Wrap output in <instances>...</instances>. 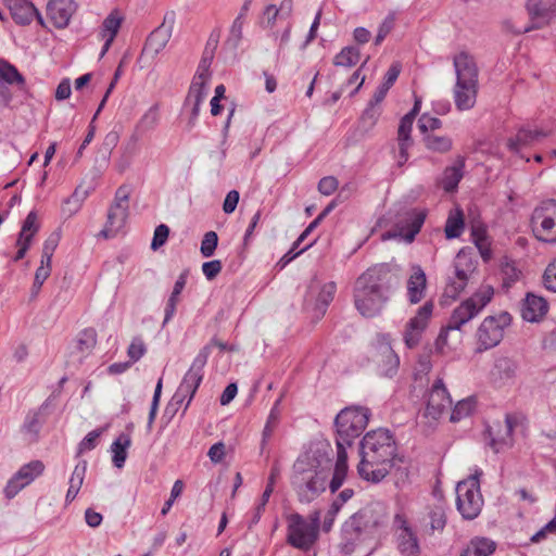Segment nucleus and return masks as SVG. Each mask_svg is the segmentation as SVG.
I'll list each match as a JSON object with an SVG mask.
<instances>
[{
  "mask_svg": "<svg viewBox=\"0 0 556 556\" xmlns=\"http://www.w3.org/2000/svg\"><path fill=\"white\" fill-rule=\"evenodd\" d=\"M359 476L375 483L382 481L394 466L395 440L387 429L367 432L359 443Z\"/></svg>",
  "mask_w": 556,
  "mask_h": 556,
  "instance_id": "obj_1",
  "label": "nucleus"
},
{
  "mask_svg": "<svg viewBox=\"0 0 556 556\" xmlns=\"http://www.w3.org/2000/svg\"><path fill=\"white\" fill-rule=\"evenodd\" d=\"M393 274L388 265L381 264L367 269L355 283L354 302L364 317L378 315L388 300L392 288Z\"/></svg>",
  "mask_w": 556,
  "mask_h": 556,
  "instance_id": "obj_2",
  "label": "nucleus"
},
{
  "mask_svg": "<svg viewBox=\"0 0 556 556\" xmlns=\"http://www.w3.org/2000/svg\"><path fill=\"white\" fill-rule=\"evenodd\" d=\"M456 83L453 88L454 102L459 111H468L476 104L478 93V67L467 52H459L453 59Z\"/></svg>",
  "mask_w": 556,
  "mask_h": 556,
  "instance_id": "obj_3",
  "label": "nucleus"
},
{
  "mask_svg": "<svg viewBox=\"0 0 556 556\" xmlns=\"http://www.w3.org/2000/svg\"><path fill=\"white\" fill-rule=\"evenodd\" d=\"M369 420V409L365 407H346L334 419L337 429V450L346 451L354 439L358 438Z\"/></svg>",
  "mask_w": 556,
  "mask_h": 556,
  "instance_id": "obj_4",
  "label": "nucleus"
},
{
  "mask_svg": "<svg viewBox=\"0 0 556 556\" xmlns=\"http://www.w3.org/2000/svg\"><path fill=\"white\" fill-rule=\"evenodd\" d=\"M208 355L210 346L206 345L193 359L189 370L186 372L180 386L172 397L170 403L166 407V413H169L170 409L173 414L176 413L187 397L186 408L188 407L203 379V368L207 362Z\"/></svg>",
  "mask_w": 556,
  "mask_h": 556,
  "instance_id": "obj_5",
  "label": "nucleus"
},
{
  "mask_svg": "<svg viewBox=\"0 0 556 556\" xmlns=\"http://www.w3.org/2000/svg\"><path fill=\"white\" fill-rule=\"evenodd\" d=\"M481 473V471H476L456 485V505L464 519L473 520L481 513L483 506L479 483Z\"/></svg>",
  "mask_w": 556,
  "mask_h": 556,
  "instance_id": "obj_6",
  "label": "nucleus"
},
{
  "mask_svg": "<svg viewBox=\"0 0 556 556\" xmlns=\"http://www.w3.org/2000/svg\"><path fill=\"white\" fill-rule=\"evenodd\" d=\"M531 227L538 240L556 243V200L542 201L534 208L531 216Z\"/></svg>",
  "mask_w": 556,
  "mask_h": 556,
  "instance_id": "obj_7",
  "label": "nucleus"
},
{
  "mask_svg": "<svg viewBox=\"0 0 556 556\" xmlns=\"http://www.w3.org/2000/svg\"><path fill=\"white\" fill-rule=\"evenodd\" d=\"M510 324L511 316L508 312L485 317L477 331V352L481 353L498 345L503 340L505 328Z\"/></svg>",
  "mask_w": 556,
  "mask_h": 556,
  "instance_id": "obj_8",
  "label": "nucleus"
},
{
  "mask_svg": "<svg viewBox=\"0 0 556 556\" xmlns=\"http://www.w3.org/2000/svg\"><path fill=\"white\" fill-rule=\"evenodd\" d=\"M494 290L491 286L480 288L472 296L457 306L450 319L448 328L459 330L463 325L473 318L492 300Z\"/></svg>",
  "mask_w": 556,
  "mask_h": 556,
  "instance_id": "obj_9",
  "label": "nucleus"
},
{
  "mask_svg": "<svg viewBox=\"0 0 556 556\" xmlns=\"http://www.w3.org/2000/svg\"><path fill=\"white\" fill-rule=\"evenodd\" d=\"M287 543L294 548L307 552L318 540L314 529L307 526V520L299 513L286 516Z\"/></svg>",
  "mask_w": 556,
  "mask_h": 556,
  "instance_id": "obj_10",
  "label": "nucleus"
},
{
  "mask_svg": "<svg viewBox=\"0 0 556 556\" xmlns=\"http://www.w3.org/2000/svg\"><path fill=\"white\" fill-rule=\"evenodd\" d=\"M454 277L448 278L444 295L455 300L468 283L469 276L476 270V261L462 249L453 263Z\"/></svg>",
  "mask_w": 556,
  "mask_h": 556,
  "instance_id": "obj_11",
  "label": "nucleus"
},
{
  "mask_svg": "<svg viewBox=\"0 0 556 556\" xmlns=\"http://www.w3.org/2000/svg\"><path fill=\"white\" fill-rule=\"evenodd\" d=\"M516 424V418L509 414H506L503 421L496 420L486 425L483 432L486 445L490 446L494 453H500L504 450L513 447V432Z\"/></svg>",
  "mask_w": 556,
  "mask_h": 556,
  "instance_id": "obj_12",
  "label": "nucleus"
},
{
  "mask_svg": "<svg viewBox=\"0 0 556 556\" xmlns=\"http://www.w3.org/2000/svg\"><path fill=\"white\" fill-rule=\"evenodd\" d=\"M426 214L415 210L405 211L399 216L394 229L382 233V240L396 239L410 243L414 241L416 235L425 222Z\"/></svg>",
  "mask_w": 556,
  "mask_h": 556,
  "instance_id": "obj_13",
  "label": "nucleus"
},
{
  "mask_svg": "<svg viewBox=\"0 0 556 556\" xmlns=\"http://www.w3.org/2000/svg\"><path fill=\"white\" fill-rule=\"evenodd\" d=\"M327 477L323 471H305L302 477L294 476L292 484L294 485L299 501L301 503L313 502L321 492L326 490Z\"/></svg>",
  "mask_w": 556,
  "mask_h": 556,
  "instance_id": "obj_14",
  "label": "nucleus"
},
{
  "mask_svg": "<svg viewBox=\"0 0 556 556\" xmlns=\"http://www.w3.org/2000/svg\"><path fill=\"white\" fill-rule=\"evenodd\" d=\"M174 13L165 14L162 24L156 27L147 38L141 52V60H154L156 55L166 47L174 28Z\"/></svg>",
  "mask_w": 556,
  "mask_h": 556,
  "instance_id": "obj_15",
  "label": "nucleus"
},
{
  "mask_svg": "<svg viewBox=\"0 0 556 556\" xmlns=\"http://www.w3.org/2000/svg\"><path fill=\"white\" fill-rule=\"evenodd\" d=\"M433 307L432 301H427L406 324L403 339L408 349H414L419 344L432 316Z\"/></svg>",
  "mask_w": 556,
  "mask_h": 556,
  "instance_id": "obj_16",
  "label": "nucleus"
},
{
  "mask_svg": "<svg viewBox=\"0 0 556 556\" xmlns=\"http://www.w3.org/2000/svg\"><path fill=\"white\" fill-rule=\"evenodd\" d=\"M337 291V285L333 281L324 283L323 286L312 283L305 299V306L312 307L315 317L320 319L332 302Z\"/></svg>",
  "mask_w": 556,
  "mask_h": 556,
  "instance_id": "obj_17",
  "label": "nucleus"
},
{
  "mask_svg": "<svg viewBox=\"0 0 556 556\" xmlns=\"http://www.w3.org/2000/svg\"><path fill=\"white\" fill-rule=\"evenodd\" d=\"M393 525L399 531L397 548L402 556H419L420 547L416 533L409 527L406 517L402 513H396Z\"/></svg>",
  "mask_w": 556,
  "mask_h": 556,
  "instance_id": "obj_18",
  "label": "nucleus"
},
{
  "mask_svg": "<svg viewBox=\"0 0 556 556\" xmlns=\"http://www.w3.org/2000/svg\"><path fill=\"white\" fill-rule=\"evenodd\" d=\"M451 404L452 400L443 380L437 379L429 392L424 416L435 421Z\"/></svg>",
  "mask_w": 556,
  "mask_h": 556,
  "instance_id": "obj_19",
  "label": "nucleus"
},
{
  "mask_svg": "<svg viewBox=\"0 0 556 556\" xmlns=\"http://www.w3.org/2000/svg\"><path fill=\"white\" fill-rule=\"evenodd\" d=\"M134 187L124 184L115 192L114 202L108 213V224L113 227H123L128 217V201Z\"/></svg>",
  "mask_w": 556,
  "mask_h": 556,
  "instance_id": "obj_20",
  "label": "nucleus"
},
{
  "mask_svg": "<svg viewBox=\"0 0 556 556\" xmlns=\"http://www.w3.org/2000/svg\"><path fill=\"white\" fill-rule=\"evenodd\" d=\"M356 514L363 522V528H367L371 534L388 520L387 506L381 502H371Z\"/></svg>",
  "mask_w": 556,
  "mask_h": 556,
  "instance_id": "obj_21",
  "label": "nucleus"
},
{
  "mask_svg": "<svg viewBox=\"0 0 556 556\" xmlns=\"http://www.w3.org/2000/svg\"><path fill=\"white\" fill-rule=\"evenodd\" d=\"M75 11L73 0H50L47 4V15L58 28H64Z\"/></svg>",
  "mask_w": 556,
  "mask_h": 556,
  "instance_id": "obj_22",
  "label": "nucleus"
},
{
  "mask_svg": "<svg viewBox=\"0 0 556 556\" xmlns=\"http://www.w3.org/2000/svg\"><path fill=\"white\" fill-rule=\"evenodd\" d=\"M548 134L543 130L529 129L520 127L515 137H510L507 140V148L514 152L519 153L521 149L531 147L536 142H540L543 138L547 137Z\"/></svg>",
  "mask_w": 556,
  "mask_h": 556,
  "instance_id": "obj_23",
  "label": "nucleus"
},
{
  "mask_svg": "<svg viewBox=\"0 0 556 556\" xmlns=\"http://www.w3.org/2000/svg\"><path fill=\"white\" fill-rule=\"evenodd\" d=\"M427 277L419 265L412 267V274L407 280V298L410 304L419 303L426 293Z\"/></svg>",
  "mask_w": 556,
  "mask_h": 556,
  "instance_id": "obj_24",
  "label": "nucleus"
},
{
  "mask_svg": "<svg viewBox=\"0 0 556 556\" xmlns=\"http://www.w3.org/2000/svg\"><path fill=\"white\" fill-rule=\"evenodd\" d=\"M518 365L514 359L503 356L495 361L491 376L494 383L502 387L514 381Z\"/></svg>",
  "mask_w": 556,
  "mask_h": 556,
  "instance_id": "obj_25",
  "label": "nucleus"
},
{
  "mask_svg": "<svg viewBox=\"0 0 556 556\" xmlns=\"http://www.w3.org/2000/svg\"><path fill=\"white\" fill-rule=\"evenodd\" d=\"M371 535L367 528H363V522L357 514H353L342 526V538L344 540V547H353L354 544L366 536Z\"/></svg>",
  "mask_w": 556,
  "mask_h": 556,
  "instance_id": "obj_26",
  "label": "nucleus"
},
{
  "mask_svg": "<svg viewBox=\"0 0 556 556\" xmlns=\"http://www.w3.org/2000/svg\"><path fill=\"white\" fill-rule=\"evenodd\" d=\"M415 118L404 115L401 118L399 130H397V143H399V156L397 164L402 166L408 160L407 150L412 147L413 140L410 137V132L413 129Z\"/></svg>",
  "mask_w": 556,
  "mask_h": 556,
  "instance_id": "obj_27",
  "label": "nucleus"
},
{
  "mask_svg": "<svg viewBox=\"0 0 556 556\" xmlns=\"http://www.w3.org/2000/svg\"><path fill=\"white\" fill-rule=\"evenodd\" d=\"M528 13L533 21V27H543L547 25L556 14V3L544 4L539 0H528Z\"/></svg>",
  "mask_w": 556,
  "mask_h": 556,
  "instance_id": "obj_28",
  "label": "nucleus"
},
{
  "mask_svg": "<svg viewBox=\"0 0 556 556\" xmlns=\"http://www.w3.org/2000/svg\"><path fill=\"white\" fill-rule=\"evenodd\" d=\"M547 308V302L542 296L528 293L521 308V315L527 321H536L546 314Z\"/></svg>",
  "mask_w": 556,
  "mask_h": 556,
  "instance_id": "obj_29",
  "label": "nucleus"
},
{
  "mask_svg": "<svg viewBox=\"0 0 556 556\" xmlns=\"http://www.w3.org/2000/svg\"><path fill=\"white\" fill-rule=\"evenodd\" d=\"M13 20L21 25L29 24L34 17H38L42 24L40 14L34 4L27 0H14L10 7Z\"/></svg>",
  "mask_w": 556,
  "mask_h": 556,
  "instance_id": "obj_30",
  "label": "nucleus"
},
{
  "mask_svg": "<svg viewBox=\"0 0 556 556\" xmlns=\"http://www.w3.org/2000/svg\"><path fill=\"white\" fill-rule=\"evenodd\" d=\"M96 188V182L93 179L83 180L74 190L71 198L65 200L64 202V212H68V215H73L76 213L85 199L89 195V193Z\"/></svg>",
  "mask_w": 556,
  "mask_h": 556,
  "instance_id": "obj_31",
  "label": "nucleus"
},
{
  "mask_svg": "<svg viewBox=\"0 0 556 556\" xmlns=\"http://www.w3.org/2000/svg\"><path fill=\"white\" fill-rule=\"evenodd\" d=\"M123 17L119 15L117 11H113L109 14V16L103 21L101 28V36L105 40L101 56H103L108 50L110 49L115 36L117 35Z\"/></svg>",
  "mask_w": 556,
  "mask_h": 556,
  "instance_id": "obj_32",
  "label": "nucleus"
},
{
  "mask_svg": "<svg viewBox=\"0 0 556 556\" xmlns=\"http://www.w3.org/2000/svg\"><path fill=\"white\" fill-rule=\"evenodd\" d=\"M496 543L488 538L476 536L469 541L460 556H490L495 552Z\"/></svg>",
  "mask_w": 556,
  "mask_h": 556,
  "instance_id": "obj_33",
  "label": "nucleus"
},
{
  "mask_svg": "<svg viewBox=\"0 0 556 556\" xmlns=\"http://www.w3.org/2000/svg\"><path fill=\"white\" fill-rule=\"evenodd\" d=\"M354 494L352 489L342 490L336 500L331 503L323 523V530L329 532L333 526L334 519L342 508L343 504L346 503Z\"/></svg>",
  "mask_w": 556,
  "mask_h": 556,
  "instance_id": "obj_34",
  "label": "nucleus"
},
{
  "mask_svg": "<svg viewBox=\"0 0 556 556\" xmlns=\"http://www.w3.org/2000/svg\"><path fill=\"white\" fill-rule=\"evenodd\" d=\"M348 473V454L344 450H337V462L329 489L332 493L337 492L343 484Z\"/></svg>",
  "mask_w": 556,
  "mask_h": 556,
  "instance_id": "obj_35",
  "label": "nucleus"
},
{
  "mask_svg": "<svg viewBox=\"0 0 556 556\" xmlns=\"http://www.w3.org/2000/svg\"><path fill=\"white\" fill-rule=\"evenodd\" d=\"M465 228L464 213L459 207L451 211L445 223V237L447 239L458 238Z\"/></svg>",
  "mask_w": 556,
  "mask_h": 556,
  "instance_id": "obj_36",
  "label": "nucleus"
},
{
  "mask_svg": "<svg viewBox=\"0 0 556 556\" xmlns=\"http://www.w3.org/2000/svg\"><path fill=\"white\" fill-rule=\"evenodd\" d=\"M131 444L129 434L122 433L111 445L112 462L116 468H123L127 458V448Z\"/></svg>",
  "mask_w": 556,
  "mask_h": 556,
  "instance_id": "obj_37",
  "label": "nucleus"
},
{
  "mask_svg": "<svg viewBox=\"0 0 556 556\" xmlns=\"http://www.w3.org/2000/svg\"><path fill=\"white\" fill-rule=\"evenodd\" d=\"M211 79V74H202L197 72L187 97V102L192 100L204 101L206 97L205 87Z\"/></svg>",
  "mask_w": 556,
  "mask_h": 556,
  "instance_id": "obj_38",
  "label": "nucleus"
},
{
  "mask_svg": "<svg viewBox=\"0 0 556 556\" xmlns=\"http://www.w3.org/2000/svg\"><path fill=\"white\" fill-rule=\"evenodd\" d=\"M382 364H380V371L386 377H393L397 372L400 358L390 345L381 348Z\"/></svg>",
  "mask_w": 556,
  "mask_h": 556,
  "instance_id": "obj_39",
  "label": "nucleus"
},
{
  "mask_svg": "<svg viewBox=\"0 0 556 556\" xmlns=\"http://www.w3.org/2000/svg\"><path fill=\"white\" fill-rule=\"evenodd\" d=\"M45 470V465L41 460H33L24 466H22L18 471L14 475L16 480H20L26 485H28L34 479L40 476Z\"/></svg>",
  "mask_w": 556,
  "mask_h": 556,
  "instance_id": "obj_40",
  "label": "nucleus"
},
{
  "mask_svg": "<svg viewBox=\"0 0 556 556\" xmlns=\"http://www.w3.org/2000/svg\"><path fill=\"white\" fill-rule=\"evenodd\" d=\"M425 147L437 153H446L452 149V139L447 136H438L435 134H427L422 137Z\"/></svg>",
  "mask_w": 556,
  "mask_h": 556,
  "instance_id": "obj_41",
  "label": "nucleus"
},
{
  "mask_svg": "<svg viewBox=\"0 0 556 556\" xmlns=\"http://www.w3.org/2000/svg\"><path fill=\"white\" fill-rule=\"evenodd\" d=\"M361 58L359 49L353 46L345 47L333 59L336 66L351 67L357 64Z\"/></svg>",
  "mask_w": 556,
  "mask_h": 556,
  "instance_id": "obj_42",
  "label": "nucleus"
},
{
  "mask_svg": "<svg viewBox=\"0 0 556 556\" xmlns=\"http://www.w3.org/2000/svg\"><path fill=\"white\" fill-rule=\"evenodd\" d=\"M160 115H159V105L154 104L152 105L140 118V121L137 124V131L138 132H146L149 130H152L156 127L159 124Z\"/></svg>",
  "mask_w": 556,
  "mask_h": 556,
  "instance_id": "obj_43",
  "label": "nucleus"
},
{
  "mask_svg": "<svg viewBox=\"0 0 556 556\" xmlns=\"http://www.w3.org/2000/svg\"><path fill=\"white\" fill-rule=\"evenodd\" d=\"M0 78L10 85H24L25 83L17 68L3 60L0 61Z\"/></svg>",
  "mask_w": 556,
  "mask_h": 556,
  "instance_id": "obj_44",
  "label": "nucleus"
},
{
  "mask_svg": "<svg viewBox=\"0 0 556 556\" xmlns=\"http://www.w3.org/2000/svg\"><path fill=\"white\" fill-rule=\"evenodd\" d=\"M38 217L36 212L31 211L25 218L22 229L20 231L18 238L22 240H26L28 238V241H33L34 236L39 230V224H38Z\"/></svg>",
  "mask_w": 556,
  "mask_h": 556,
  "instance_id": "obj_45",
  "label": "nucleus"
},
{
  "mask_svg": "<svg viewBox=\"0 0 556 556\" xmlns=\"http://www.w3.org/2000/svg\"><path fill=\"white\" fill-rule=\"evenodd\" d=\"M279 404H280V399H278L275 402L273 408L269 412L266 425L263 430V440H262L263 445L271 437L273 432L275 431V429L279 422V418H280V410L278 408Z\"/></svg>",
  "mask_w": 556,
  "mask_h": 556,
  "instance_id": "obj_46",
  "label": "nucleus"
},
{
  "mask_svg": "<svg viewBox=\"0 0 556 556\" xmlns=\"http://www.w3.org/2000/svg\"><path fill=\"white\" fill-rule=\"evenodd\" d=\"M475 404L476 403L471 397L458 401L452 410L450 418L451 421L457 422L460 419L469 416L475 409Z\"/></svg>",
  "mask_w": 556,
  "mask_h": 556,
  "instance_id": "obj_47",
  "label": "nucleus"
},
{
  "mask_svg": "<svg viewBox=\"0 0 556 556\" xmlns=\"http://www.w3.org/2000/svg\"><path fill=\"white\" fill-rule=\"evenodd\" d=\"M97 344V332L93 328H87L79 332L77 348L80 352H89Z\"/></svg>",
  "mask_w": 556,
  "mask_h": 556,
  "instance_id": "obj_48",
  "label": "nucleus"
},
{
  "mask_svg": "<svg viewBox=\"0 0 556 556\" xmlns=\"http://www.w3.org/2000/svg\"><path fill=\"white\" fill-rule=\"evenodd\" d=\"M441 126L442 122L429 114H422L418 119V129L422 134V137L427 136V134H433V131L441 128Z\"/></svg>",
  "mask_w": 556,
  "mask_h": 556,
  "instance_id": "obj_49",
  "label": "nucleus"
},
{
  "mask_svg": "<svg viewBox=\"0 0 556 556\" xmlns=\"http://www.w3.org/2000/svg\"><path fill=\"white\" fill-rule=\"evenodd\" d=\"M217 244H218L217 233L215 231H207L203 236V239L201 242V248H200L201 254L204 257H211L214 254V252L217 248Z\"/></svg>",
  "mask_w": 556,
  "mask_h": 556,
  "instance_id": "obj_50",
  "label": "nucleus"
},
{
  "mask_svg": "<svg viewBox=\"0 0 556 556\" xmlns=\"http://www.w3.org/2000/svg\"><path fill=\"white\" fill-rule=\"evenodd\" d=\"M243 18L244 17L238 15L231 25L230 34L226 43L229 45L232 49H236L241 41Z\"/></svg>",
  "mask_w": 556,
  "mask_h": 556,
  "instance_id": "obj_51",
  "label": "nucleus"
},
{
  "mask_svg": "<svg viewBox=\"0 0 556 556\" xmlns=\"http://www.w3.org/2000/svg\"><path fill=\"white\" fill-rule=\"evenodd\" d=\"M520 271L510 263L502 265L503 287L510 288L520 277Z\"/></svg>",
  "mask_w": 556,
  "mask_h": 556,
  "instance_id": "obj_52",
  "label": "nucleus"
},
{
  "mask_svg": "<svg viewBox=\"0 0 556 556\" xmlns=\"http://www.w3.org/2000/svg\"><path fill=\"white\" fill-rule=\"evenodd\" d=\"M168 235H169L168 226H166L165 224H161V225L156 226V228L154 230L153 239L151 242V249L153 251H156L161 247H163L168 239Z\"/></svg>",
  "mask_w": 556,
  "mask_h": 556,
  "instance_id": "obj_53",
  "label": "nucleus"
},
{
  "mask_svg": "<svg viewBox=\"0 0 556 556\" xmlns=\"http://www.w3.org/2000/svg\"><path fill=\"white\" fill-rule=\"evenodd\" d=\"M86 470H87V462L80 460L75 466L74 471L70 478V482H68L70 486L80 490L83 482H84L85 475H86Z\"/></svg>",
  "mask_w": 556,
  "mask_h": 556,
  "instance_id": "obj_54",
  "label": "nucleus"
},
{
  "mask_svg": "<svg viewBox=\"0 0 556 556\" xmlns=\"http://www.w3.org/2000/svg\"><path fill=\"white\" fill-rule=\"evenodd\" d=\"M147 349L140 338H135L128 346L127 354L132 363L139 361L146 353Z\"/></svg>",
  "mask_w": 556,
  "mask_h": 556,
  "instance_id": "obj_55",
  "label": "nucleus"
},
{
  "mask_svg": "<svg viewBox=\"0 0 556 556\" xmlns=\"http://www.w3.org/2000/svg\"><path fill=\"white\" fill-rule=\"evenodd\" d=\"M339 188V181L336 176H323L318 182V190L325 195H330Z\"/></svg>",
  "mask_w": 556,
  "mask_h": 556,
  "instance_id": "obj_56",
  "label": "nucleus"
},
{
  "mask_svg": "<svg viewBox=\"0 0 556 556\" xmlns=\"http://www.w3.org/2000/svg\"><path fill=\"white\" fill-rule=\"evenodd\" d=\"M543 281L547 290L556 292V258L546 267Z\"/></svg>",
  "mask_w": 556,
  "mask_h": 556,
  "instance_id": "obj_57",
  "label": "nucleus"
},
{
  "mask_svg": "<svg viewBox=\"0 0 556 556\" xmlns=\"http://www.w3.org/2000/svg\"><path fill=\"white\" fill-rule=\"evenodd\" d=\"M445 523V513L441 507H435L430 511V526L432 530H443Z\"/></svg>",
  "mask_w": 556,
  "mask_h": 556,
  "instance_id": "obj_58",
  "label": "nucleus"
},
{
  "mask_svg": "<svg viewBox=\"0 0 556 556\" xmlns=\"http://www.w3.org/2000/svg\"><path fill=\"white\" fill-rule=\"evenodd\" d=\"M279 475H280L279 467L277 465L273 466L270 469L268 480H267V485H266V488L262 494V497H261L262 500H264V502H268L270 495L273 494L274 486H275L276 480L279 477Z\"/></svg>",
  "mask_w": 556,
  "mask_h": 556,
  "instance_id": "obj_59",
  "label": "nucleus"
},
{
  "mask_svg": "<svg viewBox=\"0 0 556 556\" xmlns=\"http://www.w3.org/2000/svg\"><path fill=\"white\" fill-rule=\"evenodd\" d=\"M222 262L219 260H213L205 262L202 265V271L207 280H213L222 271Z\"/></svg>",
  "mask_w": 556,
  "mask_h": 556,
  "instance_id": "obj_60",
  "label": "nucleus"
},
{
  "mask_svg": "<svg viewBox=\"0 0 556 556\" xmlns=\"http://www.w3.org/2000/svg\"><path fill=\"white\" fill-rule=\"evenodd\" d=\"M102 434V430H93L89 432L83 441L79 443V453L84 451H90L93 450L97 445L98 438Z\"/></svg>",
  "mask_w": 556,
  "mask_h": 556,
  "instance_id": "obj_61",
  "label": "nucleus"
},
{
  "mask_svg": "<svg viewBox=\"0 0 556 556\" xmlns=\"http://www.w3.org/2000/svg\"><path fill=\"white\" fill-rule=\"evenodd\" d=\"M41 424L39 420V413L28 414L24 422V430L28 433L37 435L39 433Z\"/></svg>",
  "mask_w": 556,
  "mask_h": 556,
  "instance_id": "obj_62",
  "label": "nucleus"
},
{
  "mask_svg": "<svg viewBox=\"0 0 556 556\" xmlns=\"http://www.w3.org/2000/svg\"><path fill=\"white\" fill-rule=\"evenodd\" d=\"M402 66L399 62L392 63V65L389 67L388 72L384 75L383 83L381 84L386 88L390 89L393 84L396 81L400 73H401Z\"/></svg>",
  "mask_w": 556,
  "mask_h": 556,
  "instance_id": "obj_63",
  "label": "nucleus"
},
{
  "mask_svg": "<svg viewBox=\"0 0 556 556\" xmlns=\"http://www.w3.org/2000/svg\"><path fill=\"white\" fill-rule=\"evenodd\" d=\"M240 194L237 190H231L227 193L224 203H223V211L226 214H231L235 212L238 202H239Z\"/></svg>",
  "mask_w": 556,
  "mask_h": 556,
  "instance_id": "obj_64",
  "label": "nucleus"
}]
</instances>
